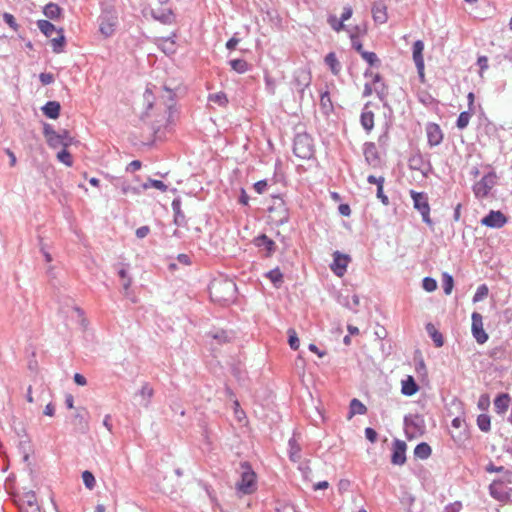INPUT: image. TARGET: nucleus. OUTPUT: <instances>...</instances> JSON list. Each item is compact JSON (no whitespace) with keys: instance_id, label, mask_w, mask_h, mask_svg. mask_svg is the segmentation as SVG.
Returning <instances> with one entry per match:
<instances>
[{"instance_id":"473e14b6","label":"nucleus","mask_w":512,"mask_h":512,"mask_svg":"<svg viewBox=\"0 0 512 512\" xmlns=\"http://www.w3.org/2000/svg\"><path fill=\"white\" fill-rule=\"evenodd\" d=\"M320 109L325 115H329L333 111V104L328 91L322 92L320 95Z\"/></svg>"},{"instance_id":"7ed1b4c3","label":"nucleus","mask_w":512,"mask_h":512,"mask_svg":"<svg viewBox=\"0 0 512 512\" xmlns=\"http://www.w3.org/2000/svg\"><path fill=\"white\" fill-rule=\"evenodd\" d=\"M499 176L491 169L484 174L482 178L476 181L472 186V191L477 200H484L491 196V192L497 186Z\"/></svg>"},{"instance_id":"0eeeda50","label":"nucleus","mask_w":512,"mask_h":512,"mask_svg":"<svg viewBox=\"0 0 512 512\" xmlns=\"http://www.w3.org/2000/svg\"><path fill=\"white\" fill-rule=\"evenodd\" d=\"M37 27L47 37L51 38L54 51H58L64 43V36L61 31L56 30L55 26L47 20H38Z\"/></svg>"},{"instance_id":"69168bd1","label":"nucleus","mask_w":512,"mask_h":512,"mask_svg":"<svg viewBox=\"0 0 512 512\" xmlns=\"http://www.w3.org/2000/svg\"><path fill=\"white\" fill-rule=\"evenodd\" d=\"M239 42L240 38L238 37V33H235L234 36L227 41L226 48L228 50H233Z\"/></svg>"},{"instance_id":"4d7b16f0","label":"nucleus","mask_w":512,"mask_h":512,"mask_svg":"<svg viewBox=\"0 0 512 512\" xmlns=\"http://www.w3.org/2000/svg\"><path fill=\"white\" fill-rule=\"evenodd\" d=\"M3 19L7 25H9L10 28H12L14 31L18 30V24L16 23V20L14 16L10 13H4Z\"/></svg>"},{"instance_id":"a19ab883","label":"nucleus","mask_w":512,"mask_h":512,"mask_svg":"<svg viewBox=\"0 0 512 512\" xmlns=\"http://www.w3.org/2000/svg\"><path fill=\"white\" fill-rule=\"evenodd\" d=\"M471 116L472 112L469 110L461 112L456 121L457 128L460 130L465 129L470 122Z\"/></svg>"},{"instance_id":"774afa93","label":"nucleus","mask_w":512,"mask_h":512,"mask_svg":"<svg viewBox=\"0 0 512 512\" xmlns=\"http://www.w3.org/2000/svg\"><path fill=\"white\" fill-rule=\"evenodd\" d=\"M462 508V504L459 501H456L454 503H450L447 505L444 509L445 512H459Z\"/></svg>"},{"instance_id":"9d476101","label":"nucleus","mask_w":512,"mask_h":512,"mask_svg":"<svg viewBox=\"0 0 512 512\" xmlns=\"http://www.w3.org/2000/svg\"><path fill=\"white\" fill-rule=\"evenodd\" d=\"M505 480L496 479L489 485V494L499 502H507L511 497V489L504 486Z\"/></svg>"},{"instance_id":"f8f14e48","label":"nucleus","mask_w":512,"mask_h":512,"mask_svg":"<svg viewBox=\"0 0 512 512\" xmlns=\"http://www.w3.org/2000/svg\"><path fill=\"white\" fill-rule=\"evenodd\" d=\"M375 66H370L369 69L366 70L364 73V76L370 82V84L373 86L374 92L380 97H384L386 95V86L382 80L381 75L378 72H374L373 68Z\"/></svg>"},{"instance_id":"603ef678","label":"nucleus","mask_w":512,"mask_h":512,"mask_svg":"<svg viewBox=\"0 0 512 512\" xmlns=\"http://www.w3.org/2000/svg\"><path fill=\"white\" fill-rule=\"evenodd\" d=\"M422 286L427 292H433L437 288V282L431 277H425L422 281Z\"/></svg>"},{"instance_id":"e433bc0d","label":"nucleus","mask_w":512,"mask_h":512,"mask_svg":"<svg viewBox=\"0 0 512 512\" xmlns=\"http://www.w3.org/2000/svg\"><path fill=\"white\" fill-rule=\"evenodd\" d=\"M44 15L50 19H57L60 17L61 8L54 3H49L44 7Z\"/></svg>"},{"instance_id":"cd10ccee","label":"nucleus","mask_w":512,"mask_h":512,"mask_svg":"<svg viewBox=\"0 0 512 512\" xmlns=\"http://www.w3.org/2000/svg\"><path fill=\"white\" fill-rule=\"evenodd\" d=\"M425 328H426V332L428 333L430 338L433 340L434 345L438 348L442 347L444 344V338H443V335L441 334V332L438 331V329L435 327V325L432 323H427Z\"/></svg>"},{"instance_id":"72a5a7b5","label":"nucleus","mask_w":512,"mask_h":512,"mask_svg":"<svg viewBox=\"0 0 512 512\" xmlns=\"http://www.w3.org/2000/svg\"><path fill=\"white\" fill-rule=\"evenodd\" d=\"M209 104H214L219 107H226L228 104L227 95L224 92H217L208 95Z\"/></svg>"},{"instance_id":"864d4df0","label":"nucleus","mask_w":512,"mask_h":512,"mask_svg":"<svg viewBox=\"0 0 512 512\" xmlns=\"http://www.w3.org/2000/svg\"><path fill=\"white\" fill-rule=\"evenodd\" d=\"M209 336H211L213 339L217 340L218 343H225L229 340L227 332L224 330L209 332Z\"/></svg>"},{"instance_id":"b1692460","label":"nucleus","mask_w":512,"mask_h":512,"mask_svg":"<svg viewBox=\"0 0 512 512\" xmlns=\"http://www.w3.org/2000/svg\"><path fill=\"white\" fill-rule=\"evenodd\" d=\"M510 404V397L508 394L503 393L498 395L494 400V409L497 414H504Z\"/></svg>"},{"instance_id":"4be33fe9","label":"nucleus","mask_w":512,"mask_h":512,"mask_svg":"<svg viewBox=\"0 0 512 512\" xmlns=\"http://www.w3.org/2000/svg\"><path fill=\"white\" fill-rule=\"evenodd\" d=\"M171 207L174 213V224L177 226H185L187 221L185 214L181 209V199L179 197L173 199Z\"/></svg>"},{"instance_id":"5701e85b","label":"nucleus","mask_w":512,"mask_h":512,"mask_svg":"<svg viewBox=\"0 0 512 512\" xmlns=\"http://www.w3.org/2000/svg\"><path fill=\"white\" fill-rule=\"evenodd\" d=\"M419 390L418 384L415 382L412 376H407L406 379L402 380L401 393L405 396H412Z\"/></svg>"},{"instance_id":"5fc2aeb1","label":"nucleus","mask_w":512,"mask_h":512,"mask_svg":"<svg viewBox=\"0 0 512 512\" xmlns=\"http://www.w3.org/2000/svg\"><path fill=\"white\" fill-rule=\"evenodd\" d=\"M140 395L146 399L145 405H148L151 397L153 396V389L149 384H144L140 390Z\"/></svg>"},{"instance_id":"dca6fc26","label":"nucleus","mask_w":512,"mask_h":512,"mask_svg":"<svg viewBox=\"0 0 512 512\" xmlns=\"http://www.w3.org/2000/svg\"><path fill=\"white\" fill-rule=\"evenodd\" d=\"M73 143V137L67 130H61L56 132V135L49 139L48 146L52 149H56L58 147L67 148Z\"/></svg>"},{"instance_id":"7c9ffc66","label":"nucleus","mask_w":512,"mask_h":512,"mask_svg":"<svg viewBox=\"0 0 512 512\" xmlns=\"http://www.w3.org/2000/svg\"><path fill=\"white\" fill-rule=\"evenodd\" d=\"M374 21L377 23H385L388 19L386 7L383 4H375L372 8Z\"/></svg>"},{"instance_id":"aec40b11","label":"nucleus","mask_w":512,"mask_h":512,"mask_svg":"<svg viewBox=\"0 0 512 512\" xmlns=\"http://www.w3.org/2000/svg\"><path fill=\"white\" fill-rule=\"evenodd\" d=\"M409 168L420 171L426 176L431 170V164L424 160L421 154H415L409 158Z\"/></svg>"},{"instance_id":"052dcab7","label":"nucleus","mask_w":512,"mask_h":512,"mask_svg":"<svg viewBox=\"0 0 512 512\" xmlns=\"http://www.w3.org/2000/svg\"><path fill=\"white\" fill-rule=\"evenodd\" d=\"M490 404L489 396L484 394L481 395L478 401V408L480 410H487Z\"/></svg>"},{"instance_id":"c85d7f7f","label":"nucleus","mask_w":512,"mask_h":512,"mask_svg":"<svg viewBox=\"0 0 512 512\" xmlns=\"http://www.w3.org/2000/svg\"><path fill=\"white\" fill-rule=\"evenodd\" d=\"M366 412V406L360 400L354 398L350 402L348 419L355 415H364Z\"/></svg>"},{"instance_id":"a878e982","label":"nucleus","mask_w":512,"mask_h":512,"mask_svg":"<svg viewBox=\"0 0 512 512\" xmlns=\"http://www.w3.org/2000/svg\"><path fill=\"white\" fill-rule=\"evenodd\" d=\"M288 455L293 462H298L301 459V447L295 437L288 441Z\"/></svg>"},{"instance_id":"ddd939ff","label":"nucleus","mask_w":512,"mask_h":512,"mask_svg":"<svg viewBox=\"0 0 512 512\" xmlns=\"http://www.w3.org/2000/svg\"><path fill=\"white\" fill-rule=\"evenodd\" d=\"M425 132L429 147H436L442 143L444 135L438 124L433 122L427 123Z\"/></svg>"},{"instance_id":"bb28decb","label":"nucleus","mask_w":512,"mask_h":512,"mask_svg":"<svg viewBox=\"0 0 512 512\" xmlns=\"http://www.w3.org/2000/svg\"><path fill=\"white\" fill-rule=\"evenodd\" d=\"M61 106L57 101H48L43 107L42 111L45 116L50 119H56L59 117Z\"/></svg>"},{"instance_id":"c756f323","label":"nucleus","mask_w":512,"mask_h":512,"mask_svg":"<svg viewBox=\"0 0 512 512\" xmlns=\"http://www.w3.org/2000/svg\"><path fill=\"white\" fill-rule=\"evenodd\" d=\"M424 43L422 40H417L414 42L412 47V57L414 64H424Z\"/></svg>"},{"instance_id":"a211bd4d","label":"nucleus","mask_w":512,"mask_h":512,"mask_svg":"<svg viewBox=\"0 0 512 512\" xmlns=\"http://www.w3.org/2000/svg\"><path fill=\"white\" fill-rule=\"evenodd\" d=\"M363 154L365 161L372 167H377L380 164V156L377 151L376 145L373 142H366L363 145Z\"/></svg>"},{"instance_id":"6ab92c4d","label":"nucleus","mask_w":512,"mask_h":512,"mask_svg":"<svg viewBox=\"0 0 512 512\" xmlns=\"http://www.w3.org/2000/svg\"><path fill=\"white\" fill-rule=\"evenodd\" d=\"M406 447V443L402 440L396 439L393 442L391 462L394 465H403L406 462Z\"/></svg>"},{"instance_id":"1a4fd4ad","label":"nucleus","mask_w":512,"mask_h":512,"mask_svg":"<svg viewBox=\"0 0 512 512\" xmlns=\"http://www.w3.org/2000/svg\"><path fill=\"white\" fill-rule=\"evenodd\" d=\"M472 325L471 332L478 344H484L488 340V334L483 328V317L478 312H473L471 315Z\"/></svg>"},{"instance_id":"39448f33","label":"nucleus","mask_w":512,"mask_h":512,"mask_svg":"<svg viewBox=\"0 0 512 512\" xmlns=\"http://www.w3.org/2000/svg\"><path fill=\"white\" fill-rule=\"evenodd\" d=\"M241 469V479L236 484L237 490L242 494H251L256 490V474L247 462L241 464Z\"/></svg>"},{"instance_id":"58836bf2","label":"nucleus","mask_w":512,"mask_h":512,"mask_svg":"<svg viewBox=\"0 0 512 512\" xmlns=\"http://www.w3.org/2000/svg\"><path fill=\"white\" fill-rule=\"evenodd\" d=\"M360 28L358 26H356L353 30H348L349 34H350V38H351V44H352V47L358 52L360 53L363 49H362V44L361 42L359 41L358 39V34L360 33Z\"/></svg>"},{"instance_id":"680f3d73","label":"nucleus","mask_w":512,"mask_h":512,"mask_svg":"<svg viewBox=\"0 0 512 512\" xmlns=\"http://www.w3.org/2000/svg\"><path fill=\"white\" fill-rule=\"evenodd\" d=\"M299 470L301 471L302 473V476L306 479V480H309V476L311 474V468L308 464V462H303L299 465Z\"/></svg>"},{"instance_id":"e2e57ef3","label":"nucleus","mask_w":512,"mask_h":512,"mask_svg":"<svg viewBox=\"0 0 512 512\" xmlns=\"http://www.w3.org/2000/svg\"><path fill=\"white\" fill-rule=\"evenodd\" d=\"M39 79L43 85H49L54 81V76L51 73H41Z\"/></svg>"},{"instance_id":"de8ad7c7","label":"nucleus","mask_w":512,"mask_h":512,"mask_svg":"<svg viewBox=\"0 0 512 512\" xmlns=\"http://www.w3.org/2000/svg\"><path fill=\"white\" fill-rule=\"evenodd\" d=\"M328 23L330 26L337 32L341 30H347V26L344 24V22L340 19L338 20L336 16L332 15L328 18Z\"/></svg>"},{"instance_id":"423d86ee","label":"nucleus","mask_w":512,"mask_h":512,"mask_svg":"<svg viewBox=\"0 0 512 512\" xmlns=\"http://www.w3.org/2000/svg\"><path fill=\"white\" fill-rule=\"evenodd\" d=\"M410 196L413 200V207L416 209L422 217V221L428 226L433 225V221L430 217V205L428 195L425 192H417L410 190Z\"/></svg>"},{"instance_id":"2f4dec72","label":"nucleus","mask_w":512,"mask_h":512,"mask_svg":"<svg viewBox=\"0 0 512 512\" xmlns=\"http://www.w3.org/2000/svg\"><path fill=\"white\" fill-rule=\"evenodd\" d=\"M152 15L154 19L160 21L163 24H172L174 22V14L170 9L153 11Z\"/></svg>"},{"instance_id":"a18cd8bd","label":"nucleus","mask_w":512,"mask_h":512,"mask_svg":"<svg viewBox=\"0 0 512 512\" xmlns=\"http://www.w3.org/2000/svg\"><path fill=\"white\" fill-rule=\"evenodd\" d=\"M161 49L167 55L173 54L176 50L175 42L170 38H165L160 44Z\"/></svg>"},{"instance_id":"49530a36","label":"nucleus","mask_w":512,"mask_h":512,"mask_svg":"<svg viewBox=\"0 0 512 512\" xmlns=\"http://www.w3.org/2000/svg\"><path fill=\"white\" fill-rule=\"evenodd\" d=\"M118 276L123 280L122 286L124 290H128L132 284V280L128 275V270L125 267H121L118 270Z\"/></svg>"},{"instance_id":"412c9836","label":"nucleus","mask_w":512,"mask_h":512,"mask_svg":"<svg viewBox=\"0 0 512 512\" xmlns=\"http://www.w3.org/2000/svg\"><path fill=\"white\" fill-rule=\"evenodd\" d=\"M254 244L258 248L264 249L266 251V256H271L276 249L275 242L270 239L267 235L261 234L254 239Z\"/></svg>"},{"instance_id":"338daca9","label":"nucleus","mask_w":512,"mask_h":512,"mask_svg":"<svg viewBox=\"0 0 512 512\" xmlns=\"http://www.w3.org/2000/svg\"><path fill=\"white\" fill-rule=\"evenodd\" d=\"M267 181L266 180H260L254 184V189L257 193L262 194L267 189Z\"/></svg>"},{"instance_id":"6e6552de","label":"nucleus","mask_w":512,"mask_h":512,"mask_svg":"<svg viewBox=\"0 0 512 512\" xmlns=\"http://www.w3.org/2000/svg\"><path fill=\"white\" fill-rule=\"evenodd\" d=\"M405 433L408 438L422 434L424 429V420L419 415H409L404 418Z\"/></svg>"},{"instance_id":"c9c22d12","label":"nucleus","mask_w":512,"mask_h":512,"mask_svg":"<svg viewBox=\"0 0 512 512\" xmlns=\"http://www.w3.org/2000/svg\"><path fill=\"white\" fill-rule=\"evenodd\" d=\"M83 411H84V413L77 412L74 415V421H75V424L79 426V428L82 432H87L89 429L88 419L86 417L87 412L85 409H83Z\"/></svg>"},{"instance_id":"79ce46f5","label":"nucleus","mask_w":512,"mask_h":512,"mask_svg":"<svg viewBox=\"0 0 512 512\" xmlns=\"http://www.w3.org/2000/svg\"><path fill=\"white\" fill-rule=\"evenodd\" d=\"M57 159L68 167L73 165V159L67 148H63L57 153Z\"/></svg>"},{"instance_id":"f03ea898","label":"nucleus","mask_w":512,"mask_h":512,"mask_svg":"<svg viewBox=\"0 0 512 512\" xmlns=\"http://www.w3.org/2000/svg\"><path fill=\"white\" fill-rule=\"evenodd\" d=\"M209 293L213 301L226 305L235 300L237 286L233 280L220 277L210 283Z\"/></svg>"},{"instance_id":"f257e3e1","label":"nucleus","mask_w":512,"mask_h":512,"mask_svg":"<svg viewBox=\"0 0 512 512\" xmlns=\"http://www.w3.org/2000/svg\"><path fill=\"white\" fill-rule=\"evenodd\" d=\"M169 92L167 100L156 99L153 89L155 85L148 84L143 95L146 105L144 118L147 119L154 131L156 137L162 136V131L166 130L173 122L174 99L171 90L164 86Z\"/></svg>"},{"instance_id":"0e129e2a","label":"nucleus","mask_w":512,"mask_h":512,"mask_svg":"<svg viewBox=\"0 0 512 512\" xmlns=\"http://www.w3.org/2000/svg\"><path fill=\"white\" fill-rule=\"evenodd\" d=\"M377 432L371 428V427H368L365 429V437L372 443L376 442L377 440Z\"/></svg>"},{"instance_id":"ea45409f","label":"nucleus","mask_w":512,"mask_h":512,"mask_svg":"<svg viewBox=\"0 0 512 512\" xmlns=\"http://www.w3.org/2000/svg\"><path fill=\"white\" fill-rule=\"evenodd\" d=\"M477 426L482 432H489L491 429V420L489 415L480 414L477 417Z\"/></svg>"},{"instance_id":"2eb2a0df","label":"nucleus","mask_w":512,"mask_h":512,"mask_svg":"<svg viewBox=\"0 0 512 512\" xmlns=\"http://www.w3.org/2000/svg\"><path fill=\"white\" fill-rule=\"evenodd\" d=\"M507 223V218L501 211L491 210L482 220L481 224L489 228H501Z\"/></svg>"},{"instance_id":"f704fd0d","label":"nucleus","mask_w":512,"mask_h":512,"mask_svg":"<svg viewBox=\"0 0 512 512\" xmlns=\"http://www.w3.org/2000/svg\"><path fill=\"white\" fill-rule=\"evenodd\" d=\"M431 452V447L425 442L419 443L414 449L415 457L422 460L427 459L431 455Z\"/></svg>"},{"instance_id":"f3484780","label":"nucleus","mask_w":512,"mask_h":512,"mask_svg":"<svg viewBox=\"0 0 512 512\" xmlns=\"http://www.w3.org/2000/svg\"><path fill=\"white\" fill-rule=\"evenodd\" d=\"M294 83L300 92L310 85L311 73L307 67H300L294 72Z\"/></svg>"},{"instance_id":"37998d69","label":"nucleus","mask_w":512,"mask_h":512,"mask_svg":"<svg viewBox=\"0 0 512 512\" xmlns=\"http://www.w3.org/2000/svg\"><path fill=\"white\" fill-rule=\"evenodd\" d=\"M150 187L156 188L162 192H166L168 189L167 185L164 182L155 179H148V181L143 184L144 189H148Z\"/></svg>"},{"instance_id":"393cba45","label":"nucleus","mask_w":512,"mask_h":512,"mask_svg":"<svg viewBox=\"0 0 512 512\" xmlns=\"http://www.w3.org/2000/svg\"><path fill=\"white\" fill-rule=\"evenodd\" d=\"M360 122L362 127L370 132L374 127V113L368 110V106L366 105L361 113Z\"/></svg>"},{"instance_id":"3c124183","label":"nucleus","mask_w":512,"mask_h":512,"mask_svg":"<svg viewBox=\"0 0 512 512\" xmlns=\"http://www.w3.org/2000/svg\"><path fill=\"white\" fill-rule=\"evenodd\" d=\"M453 288V278L451 275L443 274V290L446 295H449Z\"/></svg>"},{"instance_id":"bf43d9fd","label":"nucleus","mask_w":512,"mask_h":512,"mask_svg":"<svg viewBox=\"0 0 512 512\" xmlns=\"http://www.w3.org/2000/svg\"><path fill=\"white\" fill-rule=\"evenodd\" d=\"M376 196L381 201V203L383 205H385V206L389 205V198L387 195L384 194L383 185H379V187H377Z\"/></svg>"},{"instance_id":"8fccbe9b","label":"nucleus","mask_w":512,"mask_h":512,"mask_svg":"<svg viewBox=\"0 0 512 512\" xmlns=\"http://www.w3.org/2000/svg\"><path fill=\"white\" fill-rule=\"evenodd\" d=\"M488 295V287L485 284L480 285L474 296H473V302H478L484 299Z\"/></svg>"},{"instance_id":"6e6d98bb","label":"nucleus","mask_w":512,"mask_h":512,"mask_svg":"<svg viewBox=\"0 0 512 512\" xmlns=\"http://www.w3.org/2000/svg\"><path fill=\"white\" fill-rule=\"evenodd\" d=\"M360 54L362 59L368 64H374L378 60L377 55L374 52H367L362 50Z\"/></svg>"},{"instance_id":"13d9d810","label":"nucleus","mask_w":512,"mask_h":512,"mask_svg":"<svg viewBox=\"0 0 512 512\" xmlns=\"http://www.w3.org/2000/svg\"><path fill=\"white\" fill-rule=\"evenodd\" d=\"M54 128L50 124H44L43 134L46 138L47 144L49 143V139L53 138L56 135Z\"/></svg>"},{"instance_id":"20e7f679","label":"nucleus","mask_w":512,"mask_h":512,"mask_svg":"<svg viewBox=\"0 0 512 512\" xmlns=\"http://www.w3.org/2000/svg\"><path fill=\"white\" fill-rule=\"evenodd\" d=\"M293 152L301 159H310L314 155V141L307 132H299L294 137Z\"/></svg>"},{"instance_id":"9b49d317","label":"nucleus","mask_w":512,"mask_h":512,"mask_svg":"<svg viewBox=\"0 0 512 512\" xmlns=\"http://www.w3.org/2000/svg\"><path fill=\"white\" fill-rule=\"evenodd\" d=\"M117 25V16L111 12H105L99 17V29L105 36L109 37L115 31Z\"/></svg>"},{"instance_id":"c03bdc74","label":"nucleus","mask_w":512,"mask_h":512,"mask_svg":"<svg viewBox=\"0 0 512 512\" xmlns=\"http://www.w3.org/2000/svg\"><path fill=\"white\" fill-rule=\"evenodd\" d=\"M287 333L289 336L288 343H289L290 348L292 350H298V348L300 346V341H299L296 331L293 328H290V329H288Z\"/></svg>"},{"instance_id":"4468645a","label":"nucleus","mask_w":512,"mask_h":512,"mask_svg":"<svg viewBox=\"0 0 512 512\" xmlns=\"http://www.w3.org/2000/svg\"><path fill=\"white\" fill-rule=\"evenodd\" d=\"M349 261L350 257L348 255L335 251L333 253V263L330 265V268L335 275L341 277L345 274Z\"/></svg>"},{"instance_id":"09e8293b","label":"nucleus","mask_w":512,"mask_h":512,"mask_svg":"<svg viewBox=\"0 0 512 512\" xmlns=\"http://www.w3.org/2000/svg\"><path fill=\"white\" fill-rule=\"evenodd\" d=\"M82 480L86 488L91 490L95 487V477L90 471L86 470L82 473Z\"/></svg>"},{"instance_id":"4c0bfd02","label":"nucleus","mask_w":512,"mask_h":512,"mask_svg":"<svg viewBox=\"0 0 512 512\" xmlns=\"http://www.w3.org/2000/svg\"><path fill=\"white\" fill-rule=\"evenodd\" d=\"M266 277L276 286L279 287L283 282V274L279 268H275L267 272Z\"/></svg>"}]
</instances>
